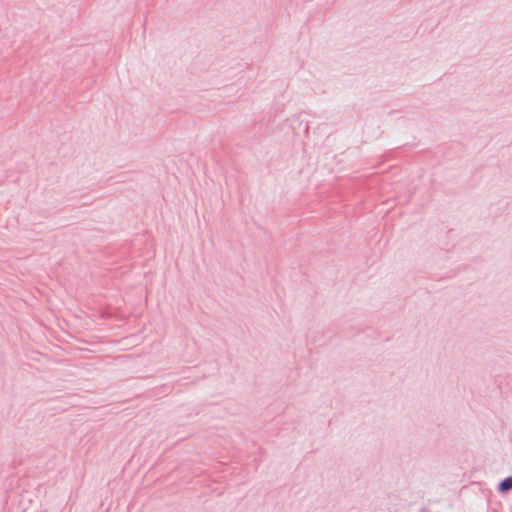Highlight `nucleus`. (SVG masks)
Returning <instances> with one entry per match:
<instances>
[{"mask_svg": "<svg viewBox=\"0 0 512 512\" xmlns=\"http://www.w3.org/2000/svg\"><path fill=\"white\" fill-rule=\"evenodd\" d=\"M512 488V477L504 479L500 484L501 491H507Z\"/></svg>", "mask_w": 512, "mask_h": 512, "instance_id": "obj_1", "label": "nucleus"}]
</instances>
